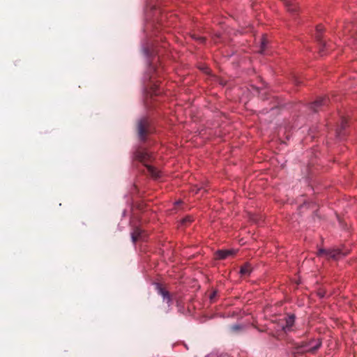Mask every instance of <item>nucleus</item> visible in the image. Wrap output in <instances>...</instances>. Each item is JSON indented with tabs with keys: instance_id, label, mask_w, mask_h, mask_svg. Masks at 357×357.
<instances>
[{
	"instance_id": "1",
	"label": "nucleus",
	"mask_w": 357,
	"mask_h": 357,
	"mask_svg": "<svg viewBox=\"0 0 357 357\" xmlns=\"http://www.w3.org/2000/svg\"><path fill=\"white\" fill-rule=\"evenodd\" d=\"M321 346V341L319 339H312L307 341L296 342L294 344L293 353L294 354H303L305 353L314 354Z\"/></svg>"
},
{
	"instance_id": "2",
	"label": "nucleus",
	"mask_w": 357,
	"mask_h": 357,
	"mask_svg": "<svg viewBox=\"0 0 357 357\" xmlns=\"http://www.w3.org/2000/svg\"><path fill=\"white\" fill-rule=\"evenodd\" d=\"M135 158L136 160L144 164L146 169L147 173L150 176L154 178H158L160 177V172L148 163L151 160V156L147 151L143 149L137 150L135 152Z\"/></svg>"
},
{
	"instance_id": "3",
	"label": "nucleus",
	"mask_w": 357,
	"mask_h": 357,
	"mask_svg": "<svg viewBox=\"0 0 357 357\" xmlns=\"http://www.w3.org/2000/svg\"><path fill=\"white\" fill-rule=\"evenodd\" d=\"M136 129L141 141H145L153 130L151 122L147 117H142L137 121Z\"/></svg>"
},
{
	"instance_id": "4",
	"label": "nucleus",
	"mask_w": 357,
	"mask_h": 357,
	"mask_svg": "<svg viewBox=\"0 0 357 357\" xmlns=\"http://www.w3.org/2000/svg\"><path fill=\"white\" fill-rule=\"evenodd\" d=\"M317 256L320 257H324L326 259H333L337 260L342 256H343V253L339 249H319L317 252Z\"/></svg>"
},
{
	"instance_id": "5",
	"label": "nucleus",
	"mask_w": 357,
	"mask_h": 357,
	"mask_svg": "<svg viewBox=\"0 0 357 357\" xmlns=\"http://www.w3.org/2000/svg\"><path fill=\"white\" fill-rule=\"evenodd\" d=\"M330 100L328 97L319 98L314 102L311 103L310 108L313 112H317L328 105Z\"/></svg>"
},
{
	"instance_id": "6",
	"label": "nucleus",
	"mask_w": 357,
	"mask_h": 357,
	"mask_svg": "<svg viewBox=\"0 0 357 357\" xmlns=\"http://www.w3.org/2000/svg\"><path fill=\"white\" fill-rule=\"evenodd\" d=\"M155 289L158 294L162 297L163 301H165L169 306L171 305L172 304V298L170 293L159 283L155 284Z\"/></svg>"
},
{
	"instance_id": "7",
	"label": "nucleus",
	"mask_w": 357,
	"mask_h": 357,
	"mask_svg": "<svg viewBox=\"0 0 357 357\" xmlns=\"http://www.w3.org/2000/svg\"><path fill=\"white\" fill-rule=\"evenodd\" d=\"M324 31V27L322 25L319 24V25H317V27H316V39L319 42V45H320V48H319V54L321 56H322L324 54H323V51H324V47H326V43L325 42H324L321 39V33L322 32Z\"/></svg>"
},
{
	"instance_id": "8",
	"label": "nucleus",
	"mask_w": 357,
	"mask_h": 357,
	"mask_svg": "<svg viewBox=\"0 0 357 357\" xmlns=\"http://www.w3.org/2000/svg\"><path fill=\"white\" fill-rule=\"evenodd\" d=\"M162 71V68L160 67H155L153 65L150 64L149 68V73L151 74L149 75V80L150 82V84L153 82V79H155V76H159L160 74V72Z\"/></svg>"
},
{
	"instance_id": "9",
	"label": "nucleus",
	"mask_w": 357,
	"mask_h": 357,
	"mask_svg": "<svg viewBox=\"0 0 357 357\" xmlns=\"http://www.w3.org/2000/svg\"><path fill=\"white\" fill-rule=\"evenodd\" d=\"M234 254L235 251L234 250H220L215 252V258L217 259H225Z\"/></svg>"
},
{
	"instance_id": "10",
	"label": "nucleus",
	"mask_w": 357,
	"mask_h": 357,
	"mask_svg": "<svg viewBox=\"0 0 357 357\" xmlns=\"http://www.w3.org/2000/svg\"><path fill=\"white\" fill-rule=\"evenodd\" d=\"M347 126V120L344 116L341 117V123L340 125L338 126V128H337L336 133L337 137L339 138H341L342 136L344 135V130Z\"/></svg>"
},
{
	"instance_id": "11",
	"label": "nucleus",
	"mask_w": 357,
	"mask_h": 357,
	"mask_svg": "<svg viewBox=\"0 0 357 357\" xmlns=\"http://www.w3.org/2000/svg\"><path fill=\"white\" fill-rule=\"evenodd\" d=\"M357 30V27L352 23H347L345 24L344 27V35H351L353 36L354 33H356Z\"/></svg>"
},
{
	"instance_id": "12",
	"label": "nucleus",
	"mask_w": 357,
	"mask_h": 357,
	"mask_svg": "<svg viewBox=\"0 0 357 357\" xmlns=\"http://www.w3.org/2000/svg\"><path fill=\"white\" fill-rule=\"evenodd\" d=\"M295 317L294 315L289 316L286 319V324L284 326H282V329L284 332H288L291 331V327L294 324Z\"/></svg>"
},
{
	"instance_id": "13",
	"label": "nucleus",
	"mask_w": 357,
	"mask_h": 357,
	"mask_svg": "<svg viewBox=\"0 0 357 357\" xmlns=\"http://www.w3.org/2000/svg\"><path fill=\"white\" fill-rule=\"evenodd\" d=\"M143 235L144 231L138 227H136L131 234L132 242L135 243L137 241L142 238Z\"/></svg>"
},
{
	"instance_id": "14",
	"label": "nucleus",
	"mask_w": 357,
	"mask_h": 357,
	"mask_svg": "<svg viewBox=\"0 0 357 357\" xmlns=\"http://www.w3.org/2000/svg\"><path fill=\"white\" fill-rule=\"evenodd\" d=\"M284 4L287 8V10L291 13H296L298 9L297 4L289 0H285Z\"/></svg>"
},
{
	"instance_id": "15",
	"label": "nucleus",
	"mask_w": 357,
	"mask_h": 357,
	"mask_svg": "<svg viewBox=\"0 0 357 357\" xmlns=\"http://www.w3.org/2000/svg\"><path fill=\"white\" fill-rule=\"evenodd\" d=\"M252 272L251 265L248 263L245 264L241 267L240 273L241 275H249Z\"/></svg>"
},
{
	"instance_id": "16",
	"label": "nucleus",
	"mask_w": 357,
	"mask_h": 357,
	"mask_svg": "<svg viewBox=\"0 0 357 357\" xmlns=\"http://www.w3.org/2000/svg\"><path fill=\"white\" fill-rule=\"evenodd\" d=\"M243 329V327L241 325L235 324L230 326V330L234 333H238L241 332Z\"/></svg>"
},
{
	"instance_id": "17",
	"label": "nucleus",
	"mask_w": 357,
	"mask_h": 357,
	"mask_svg": "<svg viewBox=\"0 0 357 357\" xmlns=\"http://www.w3.org/2000/svg\"><path fill=\"white\" fill-rule=\"evenodd\" d=\"M266 44H267V40L266 38H263L261 39V47H260V50H259V52L261 54H263L264 50H265V48H266Z\"/></svg>"
},
{
	"instance_id": "18",
	"label": "nucleus",
	"mask_w": 357,
	"mask_h": 357,
	"mask_svg": "<svg viewBox=\"0 0 357 357\" xmlns=\"http://www.w3.org/2000/svg\"><path fill=\"white\" fill-rule=\"evenodd\" d=\"M192 37L195 40L199 41L200 43H204L206 41V38L203 36H197L193 35Z\"/></svg>"
},
{
	"instance_id": "19",
	"label": "nucleus",
	"mask_w": 357,
	"mask_h": 357,
	"mask_svg": "<svg viewBox=\"0 0 357 357\" xmlns=\"http://www.w3.org/2000/svg\"><path fill=\"white\" fill-rule=\"evenodd\" d=\"M151 88V90L153 91V93L155 95H158L160 92H158L157 91V87H158V85L156 84H153V86H150Z\"/></svg>"
},
{
	"instance_id": "20",
	"label": "nucleus",
	"mask_w": 357,
	"mask_h": 357,
	"mask_svg": "<svg viewBox=\"0 0 357 357\" xmlns=\"http://www.w3.org/2000/svg\"><path fill=\"white\" fill-rule=\"evenodd\" d=\"M192 221L190 217H186L182 220V224H186L187 222H190Z\"/></svg>"
},
{
	"instance_id": "21",
	"label": "nucleus",
	"mask_w": 357,
	"mask_h": 357,
	"mask_svg": "<svg viewBox=\"0 0 357 357\" xmlns=\"http://www.w3.org/2000/svg\"><path fill=\"white\" fill-rule=\"evenodd\" d=\"M216 295H217V291H213V292L211 294V296H210V299H211V301H213V300L215 298V297L216 296Z\"/></svg>"
},
{
	"instance_id": "22",
	"label": "nucleus",
	"mask_w": 357,
	"mask_h": 357,
	"mask_svg": "<svg viewBox=\"0 0 357 357\" xmlns=\"http://www.w3.org/2000/svg\"><path fill=\"white\" fill-rule=\"evenodd\" d=\"M201 189L202 188H199L195 187L192 189V191L195 192V194H197L199 192V191L201 190Z\"/></svg>"
},
{
	"instance_id": "23",
	"label": "nucleus",
	"mask_w": 357,
	"mask_h": 357,
	"mask_svg": "<svg viewBox=\"0 0 357 357\" xmlns=\"http://www.w3.org/2000/svg\"><path fill=\"white\" fill-rule=\"evenodd\" d=\"M294 82L296 84H300L301 83V81H300V79L298 78H295L294 79Z\"/></svg>"
},
{
	"instance_id": "24",
	"label": "nucleus",
	"mask_w": 357,
	"mask_h": 357,
	"mask_svg": "<svg viewBox=\"0 0 357 357\" xmlns=\"http://www.w3.org/2000/svg\"><path fill=\"white\" fill-rule=\"evenodd\" d=\"M145 52H146V54L147 56H150V55H151V53L149 52V51L148 50H145Z\"/></svg>"
},
{
	"instance_id": "25",
	"label": "nucleus",
	"mask_w": 357,
	"mask_h": 357,
	"mask_svg": "<svg viewBox=\"0 0 357 357\" xmlns=\"http://www.w3.org/2000/svg\"><path fill=\"white\" fill-rule=\"evenodd\" d=\"M319 296H320L321 297H323V296H324V294H322V293H319Z\"/></svg>"
}]
</instances>
